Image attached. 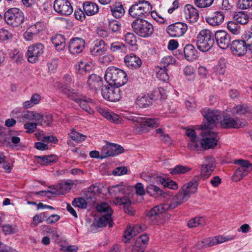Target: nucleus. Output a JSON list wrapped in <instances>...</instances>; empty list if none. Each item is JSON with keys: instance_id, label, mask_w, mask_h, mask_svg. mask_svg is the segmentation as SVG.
<instances>
[{"instance_id": "11", "label": "nucleus", "mask_w": 252, "mask_h": 252, "mask_svg": "<svg viewBox=\"0 0 252 252\" xmlns=\"http://www.w3.org/2000/svg\"><path fill=\"white\" fill-rule=\"evenodd\" d=\"M216 167L215 159L212 157H207L200 167V174L195 175L198 177V180L207 179L212 174Z\"/></svg>"}, {"instance_id": "43", "label": "nucleus", "mask_w": 252, "mask_h": 252, "mask_svg": "<svg viewBox=\"0 0 252 252\" xmlns=\"http://www.w3.org/2000/svg\"><path fill=\"white\" fill-rule=\"evenodd\" d=\"M205 224V220L203 217H196L189 220L188 222V226L189 228L197 226H202Z\"/></svg>"}, {"instance_id": "62", "label": "nucleus", "mask_w": 252, "mask_h": 252, "mask_svg": "<svg viewBox=\"0 0 252 252\" xmlns=\"http://www.w3.org/2000/svg\"><path fill=\"white\" fill-rule=\"evenodd\" d=\"M247 109V106L244 105H237L233 108V113L238 115H243L246 112Z\"/></svg>"}, {"instance_id": "16", "label": "nucleus", "mask_w": 252, "mask_h": 252, "mask_svg": "<svg viewBox=\"0 0 252 252\" xmlns=\"http://www.w3.org/2000/svg\"><path fill=\"white\" fill-rule=\"evenodd\" d=\"M188 30L186 24L177 22L169 25L166 28L168 34L172 37H181L183 36Z\"/></svg>"}, {"instance_id": "17", "label": "nucleus", "mask_w": 252, "mask_h": 252, "mask_svg": "<svg viewBox=\"0 0 252 252\" xmlns=\"http://www.w3.org/2000/svg\"><path fill=\"white\" fill-rule=\"evenodd\" d=\"M214 37L219 47L222 49H226L230 45L232 39L227 32L222 30L217 31Z\"/></svg>"}, {"instance_id": "26", "label": "nucleus", "mask_w": 252, "mask_h": 252, "mask_svg": "<svg viewBox=\"0 0 252 252\" xmlns=\"http://www.w3.org/2000/svg\"><path fill=\"white\" fill-rule=\"evenodd\" d=\"M124 61L126 66L132 69L138 68L142 64L141 59L133 54L126 55Z\"/></svg>"}, {"instance_id": "56", "label": "nucleus", "mask_w": 252, "mask_h": 252, "mask_svg": "<svg viewBox=\"0 0 252 252\" xmlns=\"http://www.w3.org/2000/svg\"><path fill=\"white\" fill-rule=\"evenodd\" d=\"M97 210L99 212L106 213L108 214L111 211V215L113 213V211L109 205L106 203H102L96 206Z\"/></svg>"}, {"instance_id": "33", "label": "nucleus", "mask_w": 252, "mask_h": 252, "mask_svg": "<svg viewBox=\"0 0 252 252\" xmlns=\"http://www.w3.org/2000/svg\"><path fill=\"white\" fill-rule=\"evenodd\" d=\"M83 10L88 16L94 15L98 11V6L94 3L86 1L83 3Z\"/></svg>"}, {"instance_id": "57", "label": "nucleus", "mask_w": 252, "mask_h": 252, "mask_svg": "<svg viewBox=\"0 0 252 252\" xmlns=\"http://www.w3.org/2000/svg\"><path fill=\"white\" fill-rule=\"evenodd\" d=\"M2 230L5 235H10L16 233L17 226L10 224H5L2 226Z\"/></svg>"}, {"instance_id": "30", "label": "nucleus", "mask_w": 252, "mask_h": 252, "mask_svg": "<svg viewBox=\"0 0 252 252\" xmlns=\"http://www.w3.org/2000/svg\"><path fill=\"white\" fill-rule=\"evenodd\" d=\"M116 203L119 205H123L124 206V209L125 212L129 215H133L134 214V210L131 206V201L130 199L126 197H123L122 198H117Z\"/></svg>"}, {"instance_id": "44", "label": "nucleus", "mask_w": 252, "mask_h": 252, "mask_svg": "<svg viewBox=\"0 0 252 252\" xmlns=\"http://www.w3.org/2000/svg\"><path fill=\"white\" fill-rule=\"evenodd\" d=\"M233 18L237 23L242 25L247 23L249 20L248 16L242 11L236 13Z\"/></svg>"}, {"instance_id": "9", "label": "nucleus", "mask_w": 252, "mask_h": 252, "mask_svg": "<svg viewBox=\"0 0 252 252\" xmlns=\"http://www.w3.org/2000/svg\"><path fill=\"white\" fill-rule=\"evenodd\" d=\"M4 17L5 22L13 27L20 26L24 21L23 12L17 8L8 9L5 12Z\"/></svg>"}, {"instance_id": "28", "label": "nucleus", "mask_w": 252, "mask_h": 252, "mask_svg": "<svg viewBox=\"0 0 252 252\" xmlns=\"http://www.w3.org/2000/svg\"><path fill=\"white\" fill-rule=\"evenodd\" d=\"M99 112L104 118L115 124H120L122 122L121 117L117 114L109 110L100 108Z\"/></svg>"}, {"instance_id": "42", "label": "nucleus", "mask_w": 252, "mask_h": 252, "mask_svg": "<svg viewBox=\"0 0 252 252\" xmlns=\"http://www.w3.org/2000/svg\"><path fill=\"white\" fill-rule=\"evenodd\" d=\"M69 136L72 140L77 142L85 141L87 138V136L76 131L74 128L71 129Z\"/></svg>"}, {"instance_id": "47", "label": "nucleus", "mask_w": 252, "mask_h": 252, "mask_svg": "<svg viewBox=\"0 0 252 252\" xmlns=\"http://www.w3.org/2000/svg\"><path fill=\"white\" fill-rule=\"evenodd\" d=\"M126 42L132 47H136L137 45L136 36L132 32H128L125 35Z\"/></svg>"}, {"instance_id": "4", "label": "nucleus", "mask_w": 252, "mask_h": 252, "mask_svg": "<svg viewBox=\"0 0 252 252\" xmlns=\"http://www.w3.org/2000/svg\"><path fill=\"white\" fill-rule=\"evenodd\" d=\"M129 121L137 123L134 126V131L136 133H140L147 131L148 127H155L158 125V121L155 118H149L141 117V114L129 115L126 117Z\"/></svg>"}, {"instance_id": "60", "label": "nucleus", "mask_w": 252, "mask_h": 252, "mask_svg": "<svg viewBox=\"0 0 252 252\" xmlns=\"http://www.w3.org/2000/svg\"><path fill=\"white\" fill-rule=\"evenodd\" d=\"M37 126L36 123H27L24 125V128L26 130V133H32L36 130Z\"/></svg>"}, {"instance_id": "31", "label": "nucleus", "mask_w": 252, "mask_h": 252, "mask_svg": "<svg viewBox=\"0 0 252 252\" xmlns=\"http://www.w3.org/2000/svg\"><path fill=\"white\" fill-rule=\"evenodd\" d=\"M184 53L185 58L189 61H192L197 57V51L191 44H187L184 48Z\"/></svg>"}, {"instance_id": "35", "label": "nucleus", "mask_w": 252, "mask_h": 252, "mask_svg": "<svg viewBox=\"0 0 252 252\" xmlns=\"http://www.w3.org/2000/svg\"><path fill=\"white\" fill-rule=\"evenodd\" d=\"M167 71L168 68H163L159 66L156 67L155 72L157 78L163 82H167L169 79Z\"/></svg>"}, {"instance_id": "24", "label": "nucleus", "mask_w": 252, "mask_h": 252, "mask_svg": "<svg viewBox=\"0 0 252 252\" xmlns=\"http://www.w3.org/2000/svg\"><path fill=\"white\" fill-rule=\"evenodd\" d=\"M111 215V211L108 214H106L100 217L97 220L94 221L92 224L91 227L92 228L103 227L109 224V227H111L113 225V220Z\"/></svg>"}, {"instance_id": "25", "label": "nucleus", "mask_w": 252, "mask_h": 252, "mask_svg": "<svg viewBox=\"0 0 252 252\" xmlns=\"http://www.w3.org/2000/svg\"><path fill=\"white\" fill-rule=\"evenodd\" d=\"M198 181V177L194 176L191 180L183 186L182 190L190 197L191 195L195 193L197 190Z\"/></svg>"}, {"instance_id": "40", "label": "nucleus", "mask_w": 252, "mask_h": 252, "mask_svg": "<svg viewBox=\"0 0 252 252\" xmlns=\"http://www.w3.org/2000/svg\"><path fill=\"white\" fill-rule=\"evenodd\" d=\"M191 168L184 165H177L174 168L171 169L170 173L173 175L185 174L191 170Z\"/></svg>"}, {"instance_id": "46", "label": "nucleus", "mask_w": 252, "mask_h": 252, "mask_svg": "<svg viewBox=\"0 0 252 252\" xmlns=\"http://www.w3.org/2000/svg\"><path fill=\"white\" fill-rule=\"evenodd\" d=\"M10 58L17 63H20L23 60V56L21 52L17 49L12 50L10 53Z\"/></svg>"}, {"instance_id": "23", "label": "nucleus", "mask_w": 252, "mask_h": 252, "mask_svg": "<svg viewBox=\"0 0 252 252\" xmlns=\"http://www.w3.org/2000/svg\"><path fill=\"white\" fill-rule=\"evenodd\" d=\"M234 235L230 236H216L209 237L205 239V243L207 247H211L213 246L221 244L223 242L231 241L235 238Z\"/></svg>"}, {"instance_id": "45", "label": "nucleus", "mask_w": 252, "mask_h": 252, "mask_svg": "<svg viewBox=\"0 0 252 252\" xmlns=\"http://www.w3.org/2000/svg\"><path fill=\"white\" fill-rule=\"evenodd\" d=\"M110 49L113 52L126 53L127 51L126 45L120 42H115L111 44Z\"/></svg>"}, {"instance_id": "53", "label": "nucleus", "mask_w": 252, "mask_h": 252, "mask_svg": "<svg viewBox=\"0 0 252 252\" xmlns=\"http://www.w3.org/2000/svg\"><path fill=\"white\" fill-rule=\"evenodd\" d=\"M108 28L112 32H116L121 29V24L120 22L116 20H112L109 22Z\"/></svg>"}, {"instance_id": "12", "label": "nucleus", "mask_w": 252, "mask_h": 252, "mask_svg": "<svg viewBox=\"0 0 252 252\" xmlns=\"http://www.w3.org/2000/svg\"><path fill=\"white\" fill-rule=\"evenodd\" d=\"M44 46L41 43H37L30 46L27 52L28 61L31 63H35L43 55Z\"/></svg>"}, {"instance_id": "54", "label": "nucleus", "mask_w": 252, "mask_h": 252, "mask_svg": "<svg viewBox=\"0 0 252 252\" xmlns=\"http://www.w3.org/2000/svg\"><path fill=\"white\" fill-rule=\"evenodd\" d=\"M214 0H194V4L199 8H207L210 7Z\"/></svg>"}, {"instance_id": "8", "label": "nucleus", "mask_w": 252, "mask_h": 252, "mask_svg": "<svg viewBox=\"0 0 252 252\" xmlns=\"http://www.w3.org/2000/svg\"><path fill=\"white\" fill-rule=\"evenodd\" d=\"M152 6L149 1L135 2L128 10L129 15L135 19H144L149 15Z\"/></svg>"}, {"instance_id": "21", "label": "nucleus", "mask_w": 252, "mask_h": 252, "mask_svg": "<svg viewBox=\"0 0 252 252\" xmlns=\"http://www.w3.org/2000/svg\"><path fill=\"white\" fill-rule=\"evenodd\" d=\"M184 15L186 19L190 23H195L199 18L198 10L190 4H187L184 7Z\"/></svg>"}, {"instance_id": "1", "label": "nucleus", "mask_w": 252, "mask_h": 252, "mask_svg": "<svg viewBox=\"0 0 252 252\" xmlns=\"http://www.w3.org/2000/svg\"><path fill=\"white\" fill-rule=\"evenodd\" d=\"M201 114L205 119L201 125L202 144L204 149L207 150L215 148L219 139L217 133L212 130L216 126V121L221 117V113L218 110L205 108Z\"/></svg>"}, {"instance_id": "51", "label": "nucleus", "mask_w": 252, "mask_h": 252, "mask_svg": "<svg viewBox=\"0 0 252 252\" xmlns=\"http://www.w3.org/2000/svg\"><path fill=\"white\" fill-rule=\"evenodd\" d=\"M226 64L223 60H220L214 67V71L218 74H224L225 71Z\"/></svg>"}, {"instance_id": "15", "label": "nucleus", "mask_w": 252, "mask_h": 252, "mask_svg": "<svg viewBox=\"0 0 252 252\" xmlns=\"http://www.w3.org/2000/svg\"><path fill=\"white\" fill-rule=\"evenodd\" d=\"M221 113V117L220 120L216 121L220 122L221 126L224 128H238L245 126L240 119H235L229 116H224L223 113L220 111Z\"/></svg>"}, {"instance_id": "7", "label": "nucleus", "mask_w": 252, "mask_h": 252, "mask_svg": "<svg viewBox=\"0 0 252 252\" xmlns=\"http://www.w3.org/2000/svg\"><path fill=\"white\" fill-rule=\"evenodd\" d=\"M248 49L252 50V36L249 37L248 35L245 39H235L230 44V50L232 54L237 56L245 55Z\"/></svg>"}, {"instance_id": "5", "label": "nucleus", "mask_w": 252, "mask_h": 252, "mask_svg": "<svg viewBox=\"0 0 252 252\" xmlns=\"http://www.w3.org/2000/svg\"><path fill=\"white\" fill-rule=\"evenodd\" d=\"M131 26L133 32L142 38L150 37L154 31L153 25L144 19H135L131 23Z\"/></svg>"}, {"instance_id": "14", "label": "nucleus", "mask_w": 252, "mask_h": 252, "mask_svg": "<svg viewBox=\"0 0 252 252\" xmlns=\"http://www.w3.org/2000/svg\"><path fill=\"white\" fill-rule=\"evenodd\" d=\"M124 151V149L122 146L114 143L109 144L102 147L100 153V159L118 155L123 153Z\"/></svg>"}, {"instance_id": "58", "label": "nucleus", "mask_w": 252, "mask_h": 252, "mask_svg": "<svg viewBox=\"0 0 252 252\" xmlns=\"http://www.w3.org/2000/svg\"><path fill=\"white\" fill-rule=\"evenodd\" d=\"M47 216L45 213H42L34 216L33 218V222L34 225H37L39 223L43 222L47 219Z\"/></svg>"}, {"instance_id": "13", "label": "nucleus", "mask_w": 252, "mask_h": 252, "mask_svg": "<svg viewBox=\"0 0 252 252\" xmlns=\"http://www.w3.org/2000/svg\"><path fill=\"white\" fill-rule=\"evenodd\" d=\"M101 94L103 98L112 102L118 101L121 98L119 87L105 85L101 89Z\"/></svg>"}, {"instance_id": "36", "label": "nucleus", "mask_w": 252, "mask_h": 252, "mask_svg": "<svg viewBox=\"0 0 252 252\" xmlns=\"http://www.w3.org/2000/svg\"><path fill=\"white\" fill-rule=\"evenodd\" d=\"M112 14L116 18L122 17L125 14V10L123 5L120 3H116L110 6Z\"/></svg>"}, {"instance_id": "20", "label": "nucleus", "mask_w": 252, "mask_h": 252, "mask_svg": "<svg viewBox=\"0 0 252 252\" xmlns=\"http://www.w3.org/2000/svg\"><path fill=\"white\" fill-rule=\"evenodd\" d=\"M85 40L79 37H75L70 39L68 44L69 52L73 55L81 53L85 48Z\"/></svg>"}, {"instance_id": "10", "label": "nucleus", "mask_w": 252, "mask_h": 252, "mask_svg": "<svg viewBox=\"0 0 252 252\" xmlns=\"http://www.w3.org/2000/svg\"><path fill=\"white\" fill-rule=\"evenodd\" d=\"M234 163L239 164L240 166L235 171L232 177V180L233 181H240L252 170V165L248 160H235Z\"/></svg>"}, {"instance_id": "38", "label": "nucleus", "mask_w": 252, "mask_h": 252, "mask_svg": "<svg viewBox=\"0 0 252 252\" xmlns=\"http://www.w3.org/2000/svg\"><path fill=\"white\" fill-rule=\"evenodd\" d=\"M146 191L148 194L155 198L162 196L164 194V192L162 189L154 185H148L147 187Z\"/></svg>"}, {"instance_id": "6", "label": "nucleus", "mask_w": 252, "mask_h": 252, "mask_svg": "<svg viewBox=\"0 0 252 252\" xmlns=\"http://www.w3.org/2000/svg\"><path fill=\"white\" fill-rule=\"evenodd\" d=\"M196 38L197 47L201 52L209 51L214 43V34L207 29L201 30Z\"/></svg>"}, {"instance_id": "39", "label": "nucleus", "mask_w": 252, "mask_h": 252, "mask_svg": "<svg viewBox=\"0 0 252 252\" xmlns=\"http://www.w3.org/2000/svg\"><path fill=\"white\" fill-rule=\"evenodd\" d=\"M188 147L192 151H201L203 149L202 140H199L198 138H196L195 139H190V141L188 143Z\"/></svg>"}, {"instance_id": "55", "label": "nucleus", "mask_w": 252, "mask_h": 252, "mask_svg": "<svg viewBox=\"0 0 252 252\" xmlns=\"http://www.w3.org/2000/svg\"><path fill=\"white\" fill-rule=\"evenodd\" d=\"M184 73L189 80H191L194 78V70L191 66H187L184 69Z\"/></svg>"}, {"instance_id": "37", "label": "nucleus", "mask_w": 252, "mask_h": 252, "mask_svg": "<svg viewBox=\"0 0 252 252\" xmlns=\"http://www.w3.org/2000/svg\"><path fill=\"white\" fill-rule=\"evenodd\" d=\"M152 102V99L148 95L139 96L136 99V104L141 108H146L150 106Z\"/></svg>"}, {"instance_id": "2", "label": "nucleus", "mask_w": 252, "mask_h": 252, "mask_svg": "<svg viewBox=\"0 0 252 252\" xmlns=\"http://www.w3.org/2000/svg\"><path fill=\"white\" fill-rule=\"evenodd\" d=\"M190 197L182 189L172 198L170 204H162L156 205L152 208L147 214L150 218H155L162 214L168 210H173L178 206L187 201Z\"/></svg>"}, {"instance_id": "18", "label": "nucleus", "mask_w": 252, "mask_h": 252, "mask_svg": "<svg viewBox=\"0 0 252 252\" xmlns=\"http://www.w3.org/2000/svg\"><path fill=\"white\" fill-rule=\"evenodd\" d=\"M54 8L58 13L63 15H69L73 11L72 6L68 0H55Z\"/></svg>"}, {"instance_id": "52", "label": "nucleus", "mask_w": 252, "mask_h": 252, "mask_svg": "<svg viewBox=\"0 0 252 252\" xmlns=\"http://www.w3.org/2000/svg\"><path fill=\"white\" fill-rule=\"evenodd\" d=\"M227 29L233 34H239L240 33V26L236 23L230 21L228 22Z\"/></svg>"}, {"instance_id": "63", "label": "nucleus", "mask_w": 252, "mask_h": 252, "mask_svg": "<svg viewBox=\"0 0 252 252\" xmlns=\"http://www.w3.org/2000/svg\"><path fill=\"white\" fill-rule=\"evenodd\" d=\"M161 184L164 186L172 189H175L178 188L177 184L173 180H165L163 179L161 182Z\"/></svg>"}, {"instance_id": "64", "label": "nucleus", "mask_w": 252, "mask_h": 252, "mask_svg": "<svg viewBox=\"0 0 252 252\" xmlns=\"http://www.w3.org/2000/svg\"><path fill=\"white\" fill-rule=\"evenodd\" d=\"M28 29L36 35L42 30L41 24L39 23L31 26Z\"/></svg>"}, {"instance_id": "50", "label": "nucleus", "mask_w": 252, "mask_h": 252, "mask_svg": "<svg viewBox=\"0 0 252 252\" xmlns=\"http://www.w3.org/2000/svg\"><path fill=\"white\" fill-rule=\"evenodd\" d=\"M35 157L37 159H40L43 162L42 164L45 165L56 162L57 160L56 157L53 155L36 156Z\"/></svg>"}, {"instance_id": "27", "label": "nucleus", "mask_w": 252, "mask_h": 252, "mask_svg": "<svg viewBox=\"0 0 252 252\" xmlns=\"http://www.w3.org/2000/svg\"><path fill=\"white\" fill-rule=\"evenodd\" d=\"M224 15L221 11H216L212 16L206 18V21L210 25L217 26L220 25L224 21Z\"/></svg>"}, {"instance_id": "48", "label": "nucleus", "mask_w": 252, "mask_h": 252, "mask_svg": "<svg viewBox=\"0 0 252 252\" xmlns=\"http://www.w3.org/2000/svg\"><path fill=\"white\" fill-rule=\"evenodd\" d=\"M72 205L75 207L81 209H85L87 206L86 200L82 197L74 198L72 202Z\"/></svg>"}, {"instance_id": "59", "label": "nucleus", "mask_w": 252, "mask_h": 252, "mask_svg": "<svg viewBox=\"0 0 252 252\" xmlns=\"http://www.w3.org/2000/svg\"><path fill=\"white\" fill-rule=\"evenodd\" d=\"M149 241V237L147 234H144L139 237H138L136 240V243L137 244H139L144 247L145 248V246L147 245Z\"/></svg>"}, {"instance_id": "3", "label": "nucleus", "mask_w": 252, "mask_h": 252, "mask_svg": "<svg viewBox=\"0 0 252 252\" xmlns=\"http://www.w3.org/2000/svg\"><path fill=\"white\" fill-rule=\"evenodd\" d=\"M104 78L109 86L121 87L126 84L128 79L126 73L114 66H110L106 69Z\"/></svg>"}, {"instance_id": "34", "label": "nucleus", "mask_w": 252, "mask_h": 252, "mask_svg": "<svg viewBox=\"0 0 252 252\" xmlns=\"http://www.w3.org/2000/svg\"><path fill=\"white\" fill-rule=\"evenodd\" d=\"M142 230V227L139 225H134L133 227L130 226H127L124 233V237L127 240H129Z\"/></svg>"}, {"instance_id": "32", "label": "nucleus", "mask_w": 252, "mask_h": 252, "mask_svg": "<svg viewBox=\"0 0 252 252\" xmlns=\"http://www.w3.org/2000/svg\"><path fill=\"white\" fill-rule=\"evenodd\" d=\"M63 91L64 94H66L70 100L74 101L77 103L80 102L82 99L85 98V95L78 93L73 89L65 88Z\"/></svg>"}, {"instance_id": "22", "label": "nucleus", "mask_w": 252, "mask_h": 252, "mask_svg": "<svg viewBox=\"0 0 252 252\" xmlns=\"http://www.w3.org/2000/svg\"><path fill=\"white\" fill-rule=\"evenodd\" d=\"M107 50L105 42L101 39H96L94 42V46L90 48L91 54L94 56L104 55Z\"/></svg>"}, {"instance_id": "49", "label": "nucleus", "mask_w": 252, "mask_h": 252, "mask_svg": "<svg viewBox=\"0 0 252 252\" xmlns=\"http://www.w3.org/2000/svg\"><path fill=\"white\" fill-rule=\"evenodd\" d=\"M175 63V59L171 56H167L162 59L159 66L167 68L170 65H172Z\"/></svg>"}, {"instance_id": "61", "label": "nucleus", "mask_w": 252, "mask_h": 252, "mask_svg": "<svg viewBox=\"0 0 252 252\" xmlns=\"http://www.w3.org/2000/svg\"><path fill=\"white\" fill-rule=\"evenodd\" d=\"M238 5L242 9H248L252 6V0H240Z\"/></svg>"}, {"instance_id": "29", "label": "nucleus", "mask_w": 252, "mask_h": 252, "mask_svg": "<svg viewBox=\"0 0 252 252\" xmlns=\"http://www.w3.org/2000/svg\"><path fill=\"white\" fill-rule=\"evenodd\" d=\"M51 40L57 51H61L64 49L66 46L65 39L63 35L56 34L53 36Z\"/></svg>"}, {"instance_id": "41", "label": "nucleus", "mask_w": 252, "mask_h": 252, "mask_svg": "<svg viewBox=\"0 0 252 252\" xmlns=\"http://www.w3.org/2000/svg\"><path fill=\"white\" fill-rule=\"evenodd\" d=\"M90 102H92V99L85 96V98L82 99L78 104L83 110L87 112L90 114H92L94 113V110L88 104Z\"/></svg>"}, {"instance_id": "19", "label": "nucleus", "mask_w": 252, "mask_h": 252, "mask_svg": "<svg viewBox=\"0 0 252 252\" xmlns=\"http://www.w3.org/2000/svg\"><path fill=\"white\" fill-rule=\"evenodd\" d=\"M87 85L88 89L94 93H96L102 87V79L98 75L92 74L88 77Z\"/></svg>"}]
</instances>
